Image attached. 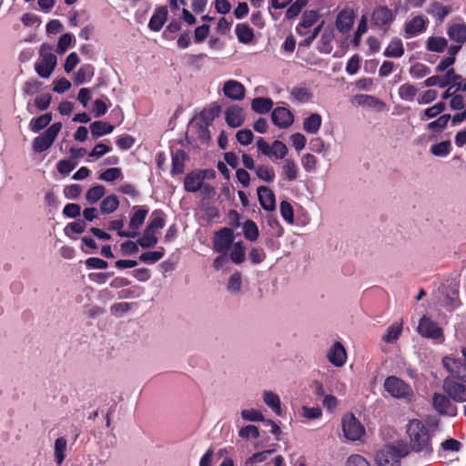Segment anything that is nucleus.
Returning a JSON list of instances; mask_svg holds the SVG:
<instances>
[{
	"label": "nucleus",
	"mask_w": 466,
	"mask_h": 466,
	"mask_svg": "<svg viewBox=\"0 0 466 466\" xmlns=\"http://www.w3.org/2000/svg\"><path fill=\"white\" fill-rule=\"evenodd\" d=\"M432 406L434 410L442 415L454 417L457 414V408L450 399L441 393H434L432 397Z\"/></svg>",
	"instance_id": "12"
},
{
	"label": "nucleus",
	"mask_w": 466,
	"mask_h": 466,
	"mask_svg": "<svg viewBox=\"0 0 466 466\" xmlns=\"http://www.w3.org/2000/svg\"><path fill=\"white\" fill-rule=\"evenodd\" d=\"M334 37L335 35L332 28H327L323 31L319 40V46L318 47L320 53L329 54L332 51V42Z\"/></svg>",
	"instance_id": "28"
},
{
	"label": "nucleus",
	"mask_w": 466,
	"mask_h": 466,
	"mask_svg": "<svg viewBox=\"0 0 466 466\" xmlns=\"http://www.w3.org/2000/svg\"><path fill=\"white\" fill-rule=\"evenodd\" d=\"M66 450V440L64 437L57 438L55 441V458L58 465H60L65 459Z\"/></svg>",
	"instance_id": "50"
},
{
	"label": "nucleus",
	"mask_w": 466,
	"mask_h": 466,
	"mask_svg": "<svg viewBox=\"0 0 466 466\" xmlns=\"http://www.w3.org/2000/svg\"><path fill=\"white\" fill-rule=\"evenodd\" d=\"M409 454L407 443L402 441H396L386 444L377 451L375 461L378 466H400L401 458Z\"/></svg>",
	"instance_id": "2"
},
{
	"label": "nucleus",
	"mask_w": 466,
	"mask_h": 466,
	"mask_svg": "<svg viewBox=\"0 0 466 466\" xmlns=\"http://www.w3.org/2000/svg\"><path fill=\"white\" fill-rule=\"evenodd\" d=\"M271 119L277 127L286 128L293 123V115L285 107H277L271 114Z\"/></svg>",
	"instance_id": "18"
},
{
	"label": "nucleus",
	"mask_w": 466,
	"mask_h": 466,
	"mask_svg": "<svg viewBox=\"0 0 466 466\" xmlns=\"http://www.w3.org/2000/svg\"><path fill=\"white\" fill-rule=\"evenodd\" d=\"M234 238V231L231 228H221L214 236L213 247L215 251L227 255L229 247L233 244Z\"/></svg>",
	"instance_id": "10"
},
{
	"label": "nucleus",
	"mask_w": 466,
	"mask_h": 466,
	"mask_svg": "<svg viewBox=\"0 0 466 466\" xmlns=\"http://www.w3.org/2000/svg\"><path fill=\"white\" fill-rule=\"evenodd\" d=\"M49 45L43 44L40 48L41 59L35 64V71L44 78H48L56 66V56L52 52Z\"/></svg>",
	"instance_id": "5"
},
{
	"label": "nucleus",
	"mask_w": 466,
	"mask_h": 466,
	"mask_svg": "<svg viewBox=\"0 0 466 466\" xmlns=\"http://www.w3.org/2000/svg\"><path fill=\"white\" fill-rule=\"evenodd\" d=\"M447 34L451 40L462 44L466 41V25H452L449 27Z\"/></svg>",
	"instance_id": "29"
},
{
	"label": "nucleus",
	"mask_w": 466,
	"mask_h": 466,
	"mask_svg": "<svg viewBox=\"0 0 466 466\" xmlns=\"http://www.w3.org/2000/svg\"><path fill=\"white\" fill-rule=\"evenodd\" d=\"M62 128V123L56 122L51 125L44 133L36 137L33 141V149L35 152H43L48 149L54 143L56 137Z\"/></svg>",
	"instance_id": "7"
},
{
	"label": "nucleus",
	"mask_w": 466,
	"mask_h": 466,
	"mask_svg": "<svg viewBox=\"0 0 466 466\" xmlns=\"http://www.w3.org/2000/svg\"><path fill=\"white\" fill-rule=\"evenodd\" d=\"M167 6L157 8L149 20V28L156 32L159 31L167 21Z\"/></svg>",
	"instance_id": "23"
},
{
	"label": "nucleus",
	"mask_w": 466,
	"mask_h": 466,
	"mask_svg": "<svg viewBox=\"0 0 466 466\" xmlns=\"http://www.w3.org/2000/svg\"><path fill=\"white\" fill-rule=\"evenodd\" d=\"M224 95L235 101H240L245 97V86L237 80H228L224 83L223 86Z\"/></svg>",
	"instance_id": "15"
},
{
	"label": "nucleus",
	"mask_w": 466,
	"mask_h": 466,
	"mask_svg": "<svg viewBox=\"0 0 466 466\" xmlns=\"http://www.w3.org/2000/svg\"><path fill=\"white\" fill-rule=\"evenodd\" d=\"M418 89L411 84L406 83L399 87L398 94L401 100L411 102L414 100Z\"/></svg>",
	"instance_id": "42"
},
{
	"label": "nucleus",
	"mask_w": 466,
	"mask_h": 466,
	"mask_svg": "<svg viewBox=\"0 0 466 466\" xmlns=\"http://www.w3.org/2000/svg\"><path fill=\"white\" fill-rule=\"evenodd\" d=\"M426 22L425 19L420 16H415L405 25V33L409 36L417 35L425 30Z\"/></svg>",
	"instance_id": "24"
},
{
	"label": "nucleus",
	"mask_w": 466,
	"mask_h": 466,
	"mask_svg": "<svg viewBox=\"0 0 466 466\" xmlns=\"http://www.w3.org/2000/svg\"><path fill=\"white\" fill-rule=\"evenodd\" d=\"M291 96L298 102L306 103L310 100L311 93L306 87H294L291 91Z\"/></svg>",
	"instance_id": "56"
},
{
	"label": "nucleus",
	"mask_w": 466,
	"mask_h": 466,
	"mask_svg": "<svg viewBox=\"0 0 466 466\" xmlns=\"http://www.w3.org/2000/svg\"><path fill=\"white\" fill-rule=\"evenodd\" d=\"M203 181L196 171L188 173L184 179V187L187 192H198L202 188Z\"/></svg>",
	"instance_id": "27"
},
{
	"label": "nucleus",
	"mask_w": 466,
	"mask_h": 466,
	"mask_svg": "<svg viewBox=\"0 0 466 466\" xmlns=\"http://www.w3.org/2000/svg\"><path fill=\"white\" fill-rule=\"evenodd\" d=\"M383 388L394 399L410 401L414 396L412 388L396 376L387 377L384 380Z\"/></svg>",
	"instance_id": "4"
},
{
	"label": "nucleus",
	"mask_w": 466,
	"mask_h": 466,
	"mask_svg": "<svg viewBox=\"0 0 466 466\" xmlns=\"http://www.w3.org/2000/svg\"><path fill=\"white\" fill-rule=\"evenodd\" d=\"M431 152L437 157H446L451 152V142L445 140L431 147Z\"/></svg>",
	"instance_id": "53"
},
{
	"label": "nucleus",
	"mask_w": 466,
	"mask_h": 466,
	"mask_svg": "<svg viewBox=\"0 0 466 466\" xmlns=\"http://www.w3.org/2000/svg\"><path fill=\"white\" fill-rule=\"evenodd\" d=\"M236 35L238 41L244 44L251 42L254 36L252 28L246 24L237 25Z\"/></svg>",
	"instance_id": "37"
},
{
	"label": "nucleus",
	"mask_w": 466,
	"mask_h": 466,
	"mask_svg": "<svg viewBox=\"0 0 466 466\" xmlns=\"http://www.w3.org/2000/svg\"><path fill=\"white\" fill-rule=\"evenodd\" d=\"M257 177L265 181V182H272L275 178V172L271 167L268 166H258L256 168Z\"/></svg>",
	"instance_id": "52"
},
{
	"label": "nucleus",
	"mask_w": 466,
	"mask_h": 466,
	"mask_svg": "<svg viewBox=\"0 0 466 466\" xmlns=\"http://www.w3.org/2000/svg\"><path fill=\"white\" fill-rule=\"evenodd\" d=\"M451 119V116L446 114L441 116L438 119L428 124L427 128L429 130L441 131L444 129Z\"/></svg>",
	"instance_id": "62"
},
{
	"label": "nucleus",
	"mask_w": 466,
	"mask_h": 466,
	"mask_svg": "<svg viewBox=\"0 0 466 466\" xmlns=\"http://www.w3.org/2000/svg\"><path fill=\"white\" fill-rule=\"evenodd\" d=\"M403 54L404 47L400 39L391 40L384 51V56L387 57L398 58L402 56Z\"/></svg>",
	"instance_id": "32"
},
{
	"label": "nucleus",
	"mask_w": 466,
	"mask_h": 466,
	"mask_svg": "<svg viewBox=\"0 0 466 466\" xmlns=\"http://www.w3.org/2000/svg\"><path fill=\"white\" fill-rule=\"evenodd\" d=\"M448 46L444 37L431 36L427 40V48L431 52H442Z\"/></svg>",
	"instance_id": "46"
},
{
	"label": "nucleus",
	"mask_w": 466,
	"mask_h": 466,
	"mask_svg": "<svg viewBox=\"0 0 466 466\" xmlns=\"http://www.w3.org/2000/svg\"><path fill=\"white\" fill-rule=\"evenodd\" d=\"M262 399L265 404L270 408L277 415H281V401L279 396L271 391L264 390L262 393Z\"/></svg>",
	"instance_id": "25"
},
{
	"label": "nucleus",
	"mask_w": 466,
	"mask_h": 466,
	"mask_svg": "<svg viewBox=\"0 0 466 466\" xmlns=\"http://www.w3.org/2000/svg\"><path fill=\"white\" fill-rule=\"evenodd\" d=\"M319 19V15L317 11H306L303 14L300 23L296 27V32L299 35L305 36L303 42L300 43L301 46H309L319 34L321 28L323 27L324 21H321L317 26L313 28L312 31L309 30V28L314 25Z\"/></svg>",
	"instance_id": "3"
},
{
	"label": "nucleus",
	"mask_w": 466,
	"mask_h": 466,
	"mask_svg": "<svg viewBox=\"0 0 466 466\" xmlns=\"http://www.w3.org/2000/svg\"><path fill=\"white\" fill-rule=\"evenodd\" d=\"M446 370L456 379L466 380V348L462 350V358L445 357L442 360Z\"/></svg>",
	"instance_id": "9"
},
{
	"label": "nucleus",
	"mask_w": 466,
	"mask_h": 466,
	"mask_svg": "<svg viewBox=\"0 0 466 466\" xmlns=\"http://www.w3.org/2000/svg\"><path fill=\"white\" fill-rule=\"evenodd\" d=\"M157 241L158 238L157 237V233L146 228L142 237L137 239V244L144 248H148L154 247Z\"/></svg>",
	"instance_id": "40"
},
{
	"label": "nucleus",
	"mask_w": 466,
	"mask_h": 466,
	"mask_svg": "<svg viewBox=\"0 0 466 466\" xmlns=\"http://www.w3.org/2000/svg\"><path fill=\"white\" fill-rule=\"evenodd\" d=\"M52 120V115L50 113H46L44 115H41L38 117L31 119L29 123V128L31 131L36 133L46 127H47Z\"/></svg>",
	"instance_id": "35"
},
{
	"label": "nucleus",
	"mask_w": 466,
	"mask_h": 466,
	"mask_svg": "<svg viewBox=\"0 0 466 466\" xmlns=\"http://www.w3.org/2000/svg\"><path fill=\"white\" fill-rule=\"evenodd\" d=\"M279 209L283 219L289 224H293L294 211L292 206L287 201H281Z\"/></svg>",
	"instance_id": "60"
},
{
	"label": "nucleus",
	"mask_w": 466,
	"mask_h": 466,
	"mask_svg": "<svg viewBox=\"0 0 466 466\" xmlns=\"http://www.w3.org/2000/svg\"><path fill=\"white\" fill-rule=\"evenodd\" d=\"M106 189L104 186L96 185L87 190L86 194V198L88 203L95 204L104 197Z\"/></svg>",
	"instance_id": "48"
},
{
	"label": "nucleus",
	"mask_w": 466,
	"mask_h": 466,
	"mask_svg": "<svg viewBox=\"0 0 466 466\" xmlns=\"http://www.w3.org/2000/svg\"><path fill=\"white\" fill-rule=\"evenodd\" d=\"M406 435L409 440L407 444L409 452L413 451L422 456H428L432 452L429 429L425 423L418 419H413L406 424Z\"/></svg>",
	"instance_id": "1"
},
{
	"label": "nucleus",
	"mask_w": 466,
	"mask_h": 466,
	"mask_svg": "<svg viewBox=\"0 0 466 466\" xmlns=\"http://www.w3.org/2000/svg\"><path fill=\"white\" fill-rule=\"evenodd\" d=\"M317 157L312 154H305L301 158V164L307 172H312L317 167Z\"/></svg>",
	"instance_id": "64"
},
{
	"label": "nucleus",
	"mask_w": 466,
	"mask_h": 466,
	"mask_svg": "<svg viewBox=\"0 0 466 466\" xmlns=\"http://www.w3.org/2000/svg\"><path fill=\"white\" fill-rule=\"evenodd\" d=\"M89 127L91 134L95 138L110 134L114 130L113 125L104 121H95L90 125Z\"/></svg>",
	"instance_id": "30"
},
{
	"label": "nucleus",
	"mask_w": 466,
	"mask_h": 466,
	"mask_svg": "<svg viewBox=\"0 0 466 466\" xmlns=\"http://www.w3.org/2000/svg\"><path fill=\"white\" fill-rule=\"evenodd\" d=\"M273 450H266L261 452H257L246 461V465L252 466L253 464L265 461L273 453Z\"/></svg>",
	"instance_id": "63"
},
{
	"label": "nucleus",
	"mask_w": 466,
	"mask_h": 466,
	"mask_svg": "<svg viewBox=\"0 0 466 466\" xmlns=\"http://www.w3.org/2000/svg\"><path fill=\"white\" fill-rule=\"evenodd\" d=\"M164 248H160L158 250L147 251L140 255L139 259L145 263H155L160 260L164 256Z\"/></svg>",
	"instance_id": "54"
},
{
	"label": "nucleus",
	"mask_w": 466,
	"mask_h": 466,
	"mask_svg": "<svg viewBox=\"0 0 466 466\" xmlns=\"http://www.w3.org/2000/svg\"><path fill=\"white\" fill-rule=\"evenodd\" d=\"M341 426L345 438L351 441L360 440L365 433L364 427L352 413L343 416Z\"/></svg>",
	"instance_id": "6"
},
{
	"label": "nucleus",
	"mask_w": 466,
	"mask_h": 466,
	"mask_svg": "<svg viewBox=\"0 0 466 466\" xmlns=\"http://www.w3.org/2000/svg\"><path fill=\"white\" fill-rule=\"evenodd\" d=\"M327 358L335 367H342L347 360L346 350L340 342L336 341L328 350Z\"/></svg>",
	"instance_id": "14"
},
{
	"label": "nucleus",
	"mask_w": 466,
	"mask_h": 466,
	"mask_svg": "<svg viewBox=\"0 0 466 466\" xmlns=\"http://www.w3.org/2000/svg\"><path fill=\"white\" fill-rule=\"evenodd\" d=\"M354 23V12L352 9L346 8L341 10L337 16L336 19V26L337 29L342 33L345 34L349 32Z\"/></svg>",
	"instance_id": "17"
},
{
	"label": "nucleus",
	"mask_w": 466,
	"mask_h": 466,
	"mask_svg": "<svg viewBox=\"0 0 466 466\" xmlns=\"http://www.w3.org/2000/svg\"><path fill=\"white\" fill-rule=\"evenodd\" d=\"M239 437L242 439H258L259 437L258 428L255 425H247L242 427L238 431Z\"/></svg>",
	"instance_id": "59"
},
{
	"label": "nucleus",
	"mask_w": 466,
	"mask_h": 466,
	"mask_svg": "<svg viewBox=\"0 0 466 466\" xmlns=\"http://www.w3.org/2000/svg\"><path fill=\"white\" fill-rule=\"evenodd\" d=\"M417 331L422 337L431 339H443V331L442 329L438 326V324L426 316H423L419 322Z\"/></svg>",
	"instance_id": "11"
},
{
	"label": "nucleus",
	"mask_w": 466,
	"mask_h": 466,
	"mask_svg": "<svg viewBox=\"0 0 466 466\" xmlns=\"http://www.w3.org/2000/svg\"><path fill=\"white\" fill-rule=\"evenodd\" d=\"M288 152L289 149L283 142L275 140L271 144L270 158L273 160L283 159L288 155Z\"/></svg>",
	"instance_id": "43"
},
{
	"label": "nucleus",
	"mask_w": 466,
	"mask_h": 466,
	"mask_svg": "<svg viewBox=\"0 0 466 466\" xmlns=\"http://www.w3.org/2000/svg\"><path fill=\"white\" fill-rule=\"evenodd\" d=\"M165 226V219L162 217L160 212L155 211L152 214L151 220L147 226V228L157 233L159 229L163 228Z\"/></svg>",
	"instance_id": "55"
},
{
	"label": "nucleus",
	"mask_w": 466,
	"mask_h": 466,
	"mask_svg": "<svg viewBox=\"0 0 466 466\" xmlns=\"http://www.w3.org/2000/svg\"><path fill=\"white\" fill-rule=\"evenodd\" d=\"M427 12L441 21H443L444 18L451 13V8L449 6L443 5L439 2H434L429 5Z\"/></svg>",
	"instance_id": "36"
},
{
	"label": "nucleus",
	"mask_w": 466,
	"mask_h": 466,
	"mask_svg": "<svg viewBox=\"0 0 466 466\" xmlns=\"http://www.w3.org/2000/svg\"><path fill=\"white\" fill-rule=\"evenodd\" d=\"M258 198L261 207L268 211H273L276 208V198L273 191L268 187L261 186L258 187Z\"/></svg>",
	"instance_id": "19"
},
{
	"label": "nucleus",
	"mask_w": 466,
	"mask_h": 466,
	"mask_svg": "<svg viewBox=\"0 0 466 466\" xmlns=\"http://www.w3.org/2000/svg\"><path fill=\"white\" fill-rule=\"evenodd\" d=\"M355 102L363 106L382 107L384 103L380 99L369 95H358L354 97Z\"/></svg>",
	"instance_id": "44"
},
{
	"label": "nucleus",
	"mask_w": 466,
	"mask_h": 466,
	"mask_svg": "<svg viewBox=\"0 0 466 466\" xmlns=\"http://www.w3.org/2000/svg\"><path fill=\"white\" fill-rule=\"evenodd\" d=\"M94 76V68L90 65L82 66L75 75L74 82L76 85H82L89 82Z\"/></svg>",
	"instance_id": "31"
},
{
	"label": "nucleus",
	"mask_w": 466,
	"mask_h": 466,
	"mask_svg": "<svg viewBox=\"0 0 466 466\" xmlns=\"http://www.w3.org/2000/svg\"><path fill=\"white\" fill-rule=\"evenodd\" d=\"M299 169L295 160L285 158L281 167L283 179L289 182L295 181L299 177Z\"/></svg>",
	"instance_id": "21"
},
{
	"label": "nucleus",
	"mask_w": 466,
	"mask_h": 466,
	"mask_svg": "<svg viewBox=\"0 0 466 466\" xmlns=\"http://www.w3.org/2000/svg\"><path fill=\"white\" fill-rule=\"evenodd\" d=\"M122 178V171L118 167H110L99 175V179L106 182H113Z\"/></svg>",
	"instance_id": "57"
},
{
	"label": "nucleus",
	"mask_w": 466,
	"mask_h": 466,
	"mask_svg": "<svg viewBox=\"0 0 466 466\" xmlns=\"http://www.w3.org/2000/svg\"><path fill=\"white\" fill-rule=\"evenodd\" d=\"M132 211L128 225L130 230L128 232H119V237L136 238L139 234L138 229L143 225L148 214V209L144 207L134 206Z\"/></svg>",
	"instance_id": "8"
},
{
	"label": "nucleus",
	"mask_w": 466,
	"mask_h": 466,
	"mask_svg": "<svg viewBox=\"0 0 466 466\" xmlns=\"http://www.w3.org/2000/svg\"><path fill=\"white\" fill-rule=\"evenodd\" d=\"M227 289L233 295H240L242 291V276L239 272L233 273L228 279Z\"/></svg>",
	"instance_id": "38"
},
{
	"label": "nucleus",
	"mask_w": 466,
	"mask_h": 466,
	"mask_svg": "<svg viewBox=\"0 0 466 466\" xmlns=\"http://www.w3.org/2000/svg\"><path fill=\"white\" fill-rule=\"evenodd\" d=\"M242 228H243L244 237L248 240L255 241L258 238V235H259L258 228L253 220L248 219L243 224Z\"/></svg>",
	"instance_id": "47"
},
{
	"label": "nucleus",
	"mask_w": 466,
	"mask_h": 466,
	"mask_svg": "<svg viewBox=\"0 0 466 466\" xmlns=\"http://www.w3.org/2000/svg\"><path fill=\"white\" fill-rule=\"evenodd\" d=\"M311 149L318 154L326 157L329 151V146L320 137H315L310 141Z\"/></svg>",
	"instance_id": "58"
},
{
	"label": "nucleus",
	"mask_w": 466,
	"mask_h": 466,
	"mask_svg": "<svg viewBox=\"0 0 466 466\" xmlns=\"http://www.w3.org/2000/svg\"><path fill=\"white\" fill-rule=\"evenodd\" d=\"M186 154L183 150H177L172 154V173L181 174L184 171Z\"/></svg>",
	"instance_id": "45"
},
{
	"label": "nucleus",
	"mask_w": 466,
	"mask_h": 466,
	"mask_svg": "<svg viewBox=\"0 0 466 466\" xmlns=\"http://www.w3.org/2000/svg\"><path fill=\"white\" fill-rule=\"evenodd\" d=\"M461 76L457 75L453 69H450L445 74L444 77L441 79V87L443 88L447 86H457L458 89L461 88Z\"/></svg>",
	"instance_id": "41"
},
{
	"label": "nucleus",
	"mask_w": 466,
	"mask_h": 466,
	"mask_svg": "<svg viewBox=\"0 0 466 466\" xmlns=\"http://www.w3.org/2000/svg\"><path fill=\"white\" fill-rule=\"evenodd\" d=\"M322 117L318 113H312L303 121V129L308 134H317L321 127Z\"/></svg>",
	"instance_id": "26"
},
{
	"label": "nucleus",
	"mask_w": 466,
	"mask_h": 466,
	"mask_svg": "<svg viewBox=\"0 0 466 466\" xmlns=\"http://www.w3.org/2000/svg\"><path fill=\"white\" fill-rule=\"evenodd\" d=\"M230 258L236 264H240L245 260V248L241 241L232 244Z\"/></svg>",
	"instance_id": "49"
},
{
	"label": "nucleus",
	"mask_w": 466,
	"mask_h": 466,
	"mask_svg": "<svg viewBox=\"0 0 466 466\" xmlns=\"http://www.w3.org/2000/svg\"><path fill=\"white\" fill-rule=\"evenodd\" d=\"M119 200L115 195L105 198L100 204V211L102 214H111L117 209Z\"/></svg>",
	"instance_id": "39"
},
{
	"label": "nucleus",
	"mask_w": 466,
	"mask_h": 466,
	"mask_svg": "<svg viewBox=\"0 0 466 466\" xmlns=\"http://www.w3.org/2000/svg\"><path fill=\"white\" fill-rule=\"evenodd\" d=\"M393 20L392 11L386 6H378L371 15V22L376 25H385Z\"/></svg>",
	"instance_id": "20"
},
{
	"label": "nucleus",
	"mask_w": 466,
	"mask_h": 466,
	"mask_svg": "<svg viewBox=\"0 0 466 466\" xmlns=\"http://www.w3.org/2000/svg\"><path fill=\"white\" fill-rule=\"evenodd\" d=\"M241 416L248 421H264L265 418L261 411L255 409H247L241 411Z\"/></svg>",
	"instance_id": "61"
},
{
	"label": "nucleus",
	"mask_w": 466,
	"mask_h": 466,
	"mask_svg": "<svg viewBox=\"0 0 466 466\" xmlns=\"http://www.w3.org/2000/svg\"><path fill=\"white\" fill-rule=\"evenodd\" d=\"M273 101L270 98L257 97L251 102L252 109L259 114H265L271 110Z\"/></svg>",
	"instance_id": "33"
},
{
	"label": "nucleus",
	"mask_w": 466,
	"mask_h": 466,
	"mask_svg": "<svg viewBox=\"0 0 466 466\" xmlns=\"http://www.w3.org/2000/svg\"><path fill=\"white\" fill-rule=\"evenodd\" d=\"M462 444L452 438L447 439L441 443L438 455L446 459L450 454L458 453L461 450Z\"/></svg>",
	"instance_id": "22"
},
{
	"label": "nucleus",
	"mask_w": 466,
	"mask_h": 466,
	"mask_svg": "<svg viewBox=\"0 0 466 466\" xmlns=\"http://www.w3.org/2000/svg\"><path fill=\"white\" fill-rule=\"evenodd\" d=\"M402 332V322H395L386 329L382 339L387 343L395 342Z\"/></svg>",
	"instance_id": "34"
},
{
	"label": "nucleus",
	"mask_w": 466,
	"mask_h": 466,
	"mask_svg": "<svg viewBox=\"0 0 466 466\" xmlns=\"http://www.w3.org/2000/svg\"><path fill=\"white\" fill-rule=\"evenodd\" d=\"M445 108H446L445 103L439 102V103L435 104L434 106L426 108L423 111V115L420 116V120L423 121L425 119L433 118V117L439 116L440 114H441L445 110Z\"/></svg>",
	"instance_id": "51"
},
{
	"label": "nucleus",
	"mask_w": 466,
	"mask_h": 466,
	"mask_svg": "<svg viewBox=\"0 0 466 466\" xmlns=\"http://www.w3.org/2000/svg\"><path fill=\"white\" fill-rule=\"evenodd\" d=\"M225 118L230 127L236 128L243 125L245 113L239 106L232 105L226 109Z\"/></svg>",
	"instance_id": "16"
},
{
	"label": "nucleus",
	"mask_w": 466,
	"mask_h": 466,
	"mask_svg": "<svg viewBox=\"0 0 466 466\" xmlns=\"http://www.w3.org/2000/svg\"><path fill=\"white\" fill-rule=\"evenodd\" d=\"M442 387L443 390L454 401H466V387L463 384L456 382L452 379L447 378L444 380Z\"/></svg>",
	"instance_id": "13"
}]
</instances>
